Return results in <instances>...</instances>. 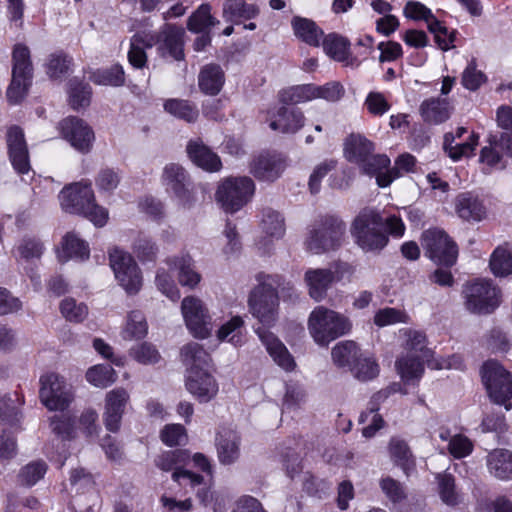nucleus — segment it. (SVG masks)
<instances>
[{
	"instance_id": "1",
	"label": "nucleus",
	"mask_w": 512,
	"mask_h": 512,
	"mask_svg": "<svg viewBox=\"0 0 512 512\" xmlns=\"http://www.w3.org/2000/svg\"><path fill=\"white\" fill-rule=\"evenodd\" d=\"M59 201L65 212L83 215L97 227L107 223L108 211L95 203L89 183L77 182L65 186L59 194Z\"/></svg>"
},
{
	"instance_id": "2",
	"label": "nucleus",
	"mask_w": 512,
	"mask_h": 512,
	"mask_svg": "<svg viewBox=\"0 0 512 512\" xmlns=\"http://www.w3.org/2000/svg\"><path fill=\"white\" fill-rule=\"evenodd\" d=\"M258 285L251 291L248 299L251 314L264 326L273 325L278 317L279 297L277 289L281 286V277L260 273Z\"/></svg>"
},
{
	"instance_id": "3",
	"label": "nucleus",
	"mask_w": 512,
	"mask_h": 512,
	"mask_svg": "<svg viewBox=\"0 0 512 512\" xmlns=\"http://www.w3.org/2000/svg\"><path fill=\"white\" fill-rule=\"evenodd\" d=\"M352 323L348 317L324 306L315 307L308 318V330L314 341L327 346L333 340L348 334Z\"/></svg>"
},
{
	"instance_id": "4",
	"label": "nucleus",
	"mask_w": 512,
	"mask_h": 512,
	"mask_svg": "<svg viewBox=\"0 0 512 512\" xmlns=\"http://www.w3.org/2000/svg\"><path fill=\"white\" fill-rule=\"evenodd\" d=\"M384 219L373 209H364L354 219L351 235L356 244L364 251H379L383 249L388 238L383 232Z\"/></svg>"
},
{
	"instance_id": "5",
	"label": "nucleus",
	"mask_w": 512,
	"mask_h": 512,
	"mask_svg": "<svg viewBox=\"0 0 512 512\" xmlns=\"http://www.w3.org/2000/svg\"><path fill=\"white\" fill-rule=\"evenodd\" d=\"M345 223L338 217L325 216L316 222L309 231L305 245L313 254L337 249L344 239Z\"/></svg>"
},
{
	"instance_id": "6",
	"label": "nucleus",
	"mask_w": 512,
	"mask_h": 512,
	"mask_svg": "<svg viewBox=\"0 0 512 512\" xmlns=\"http://www.w3.org/2000/svg\"><path fill=\"white\" fill-rule=\"evenodd\" d=\"M254 192L255 185L251 178L229 177L219 184L215 198L225 212L235 213L252 199Z\"/></svg>"
},
{
	"instance_id": "7",
	"label": "nucleus",
	"mask_w": 512,
	"mask_h": 512,
	"mask_svg": "<svg viewBox=\"0 0 512 512\" xmlns=\"http://www.w3.org/2000/svg\"><path fill=\"white\" fill-rule=\"evenodd\" d=\"M482 382L494 403L503 405L506 410L512 408V378L510 373L497 361L485 362L481 369Z\"/></svg>"
},
{
	"instance_id": "8",
	"label": "nucleus",
	"mask_w": 512,
	"mask_h": 512,
	"mask_svg": "<svg viewBox=\"0 0 512 512\" xmlns=\"http://www.w3.org/2000/svg\"><path fill=\"white\" fill-rule=\"evenodd\" d=\"M463 294L465 306L472 313H491L501 301L500 290L487 280H477L467 284Z\"/></svg>"
},
{
	"instance_id": "9",
	"label": "nucleus",
	"mask_w": 512,
	"mask_h": 512,
	"mask_svg": "<svg viewBox=\"0 0 512 512\" xmlns=\"http://www.w3.org/2000/svg\"><path fill=\"white\" fill-rule=\"evenodd\" d=\"M400 334L404 337L403 354H418L419 357L426 359L429 368L444 369V368H458L461 365V359L458 356H453L451 360H434L433 351L427 347V337L424 332L404 328L401 329Z\"/></svg>"
},
{
	"instance_id": "10",
	"label": "nucleus",
	"mask_w": 512,
	"mask_h": 512,
	"mask_svg": "<svg viewBox=\"0 0 512 512\" xmlns=\"http://www.w3.org/2000/svg\"><path fill=\"white\" fill-rule=\"evenodd\" d=\"M40 399L49 410H64L73 400L72 387L56 373L40 378Z\"/></svg>"
},
{
	"instance_id": "11",
	"label": "nucleus",
	"mask_w": 512,
	"mask_h": 512,
	"mask_svg": "<svg viewBox=\"0 0 512 512\" xmlns=\"http://www.w3.org/2000/svg\"><path fill=\"white\" fill-rule=\"evenodd\" d=\"M109 259L120 285L129 294L137 293L142 285V276L132 256L119 248H114L109 252Z\"/></svg>"
},
{
	"instance_id": "12",
	"label": "nucleus",
	"mask_w": 512,
	"mask_h": 512,
	"mask_svg": "<svg viewBox=\"0 0 512 512\" xmlns=\"http://www.w3.org/2000/svg\"><path fill=\"white\" fill-rule=\"evenodd\" d=\"M422 245L427 256L439 265L450 267L458 256L457 245L442 230H428L423 235Z\"/></svg>"
},
{
	"instance_id": "13",
	"label": "nucleus",
	"mask_w": 512,
	"mask_h": 512,
	"mask_svg": "<svg viewBox=\"0 0 512 512\" xmlns=\"http://www.w3.org/2000/svg\"><path fill=\"white\" fill-rule=\"evenodd\" d=\"M181 312L186 327L194 337L205 339L211 334L212 319L201 299L185 297L181 303Z\"/></svg>"
},
{
	"instance_id": "14",
	"label": "nucleus",
	"mask_w": 512,
	"mask_h": 512,
	"mask_svg": "<svg viewBox=\"0 0 512 512\" xmlns=\"http://www.w3.org/2000/svg\"><path fill=\"white\" fill-rule=\"evenodd\" d=\"M162 181L167 191L174 194L182 207L191 208L194 205V186L182 166L175 163L167 164L163 170Z\"/></svg>"
},
{
	"instance_id": "15",
	"label": "nucleus",
	"mask_w": 512,
	"mask_h": 512,
	"mask_svg": "<svg viewBox=\"0 0 512 512\" xmlns=\"http://www.w3.org/2000/svg\"><path fill=\"white\" fill-rule=\"evenodd\" d=\"M189 459L190 455L186 450L166 451L155 459V465L165 472L173 470L172 478L174 481L196 487L203 482V477L189 470L181 469Z\"/></svg>"
},
{
	"instance_id": "16",
	"label": "nucleus",
	"mask_w": 512,
	"mask_h": 512,
	"mask_svg": "<svg viewBox=\"0 0 512 512\" xmlns=\"http://www.w3.org/2000/svg\"><path fill=\"white\" fill-rule=\"evenodd\" d=\"M59 129L62 137L79 152L87 153L91 150L95 138L94 132L82 119L65 118L59 123Z\"/></svg>"
},
{
	"instance_id": "17",
	"label": "nucleus",
	"mask_w": 512,
	"mask_h": 512,
	"mask_svg": "<svg viewBox=\"0 0 512 512\" xmlns=\"http://www.w3.org/2000/svg\"><path fill=\"white\" fill-rule=\"evenodd\" d=\"M129 400V393L122 387L112 389L106 393L103 423L108 431L112 433L119 431L122 417L125 413Z\"/></svg>"
},
{
	"instance_id": "18",
	"label": "nucleus",
	"mask_w": 512,
	"mask_h": 512,
	"mask_svg": "<svg viewBox=\"0 0 512 512\" xmlns=\"http://www.w3.org/2000/svg\"><path fill=\"white\" fill-rule=\"evenodd\" d=\"M266 121L273 131L294 134L304 126L305 117L299 109L282 105L268 110Z\"/></svg>"
},
{
	"instance_id": "19",
	"label": "nucleus",
	"mask_w": 512,
	"mask_h": 512,
	"mask_svg": "<svg viewBox=\"0 0 512 512\" xmlns=\"http://www.w3.org/2000/svg\"><path fill=\"white\" fill-rule=\"evenodd\" d=\"M187 390L200 402L213 399L219 390L215 378L206 369H189L186 379Z\"/></svg>"
},
{
	"instance_id": "20",
	"label": "nucleus",
	"mask_w": 512,
	"mask_h": 512,
	"mask_svg": "<svg viewBox=\"0 0 512 512\" xmlns=\"http://www.w3.org/2000/svg\"><path fill=\"white\" fill-rule=\"evenodd\" d=\"M7 145L13 168L19 174L28 173L30 170L29 155L21 128L17 126L9 128L7 132Z\"/></svg>"
},
{
	"instance_id": "21",
	"label": "nucleus",
	"mask_w": 512,
	"mask_h": 512,
	"mask_svg": "<svg viewBox=\"0 0 512 512\" xmlns=\"http://www.w3.org/2000/svg\"><path fill=\"white\" fill-rule=\"evenodd\" d=\"M259 14V8L255 4L246 3L244 0H226L223 5V18L234 25H243L244 29L255 30L256 24L246 21L254 19Z\"/></svg>"
},
{
	"instance_id": "22",
	"label": "nucleus",
	"mask_w": 512,
	"mask_h": 512,
	"mask_svg": "<svg viewBox=\"0 0 512 512\" xmlns=\"http://www.w3.org/2000/svg\"><path fill=\"white\" fill-rule=\"evenodd\" d=\"M286 165L284 158L277 153H261L252 165L251 172L259 180L273 182L280 177Z\"/></svg>"
},
{
	"instance_id": "23",
	"label": "nucleus",
	"mask_w": 512,
	"mask_h": 512,
	"mask_svg": "<svg viewBox=\"0 0 512 512\" xmlns=\"http://www.w3.org/2000/svg\"><path fill=\"white\" fill-rule=\"evenodd\" d=\"M183 35L182 28L166 24L159 33L156 43H159V51L163 57H170L174 60H182L183 53Z\"/></svg>"
},
{
	"instance_id": "24",
	"label": "nucleus",
	"mask_w": 512,
	"mask_h": 512,
	"mask_svg": "<svg viewBox=\"0 0 512 512\" xmlns=\"http://www.w3.org/2000/svg\"><path fill=\"white\" fill-rule=\"evenodd\" d=\"M339 280L331 269H308L304 274V282L312 299L319 302L326 297L331 285Z\"/></svg>"
},
{
	"instance_id": "25",
	"label": "nucleus",
	"mask_w": 512,
	"mask_h": 512,
	"mask_svg": "<svg viewBox=\"0 0 512 512\" xmlns=\"http://www.w3.org/2000/svg\"><path fill=\"white\" fill-rule=\"evenodd\" d=\"M261 342L266 347L273 361L282 369L291 371L295 367V361L286 346L271 332L264 328L256 329Z\"/></svg>"
},
{
	"instance_id": "26",
	"label": "nucleus",
	"mask_w": 512,
	"mask_h": 512,
	"mask_svg": "<svg viewBox=\"0 0 512 512\" xmlns=\"http://www.w3.org/2000/svg\"><path fill=\"white\" fill-rule=\"evenodd\" d=\"M358 165L365 174L375 176L378 186L382 188L389 186L398 177L397 173L393 175L392 171L387 170L390 166V159L383 154L375 155L372 152L365 161Z\"/></svg>"
},
{
	"instance_id": "27",
	"label": "nucleus",
	"mask_w": 512,
	"mask_h": 512,
	"mask_svg": "<svg viewBox=\"0 0 512 512\" xmlns=\"http://www.w3.org/2000/svg\"><path fill=\"white\" fill-rule=\"evenodd\" d=\"M216 449L221 464L236 462L240 456V437L237 432L226 428L220 430L216 436Z\"/></svg>"
},
{
	"instance_id": "28",
	"label": "nucleus",
	"mask_w": 512,
	"mask_h": 512,
	"mask_svg": "<svg viewBox=\"0 0 512 512\" xmlns=\"http://www.w3.org/2000/svg\"><path fill=\"white\" fill-rule=\"evenodd\" d=\"M488 472L501 481L512 480V451L494 449L486 457Z\"/></svg>"
},
{
	"instance_id": "29",
	"label": "nucleus",
	"mask_w": 512,
	"mask_h": 512,
	"mask_svg": "<svg viewBox=\"0 0 512 512\" xmlns=\"http://www.w3.org/2000/svg\"><path fill=\"white\" fill-rule=\"evenodd\" d=\"M189 158L200 168L216 172L222 163L217 154L213 153L201 140H191L187 145Z\"/></svg>"
},
{
	"instance_id": "30",
	"label": "nucleus",
	"mask_w": 512,
	"mask_h": 512,
	"mask_svg": "<svg viewBox=\"0 0 512 512\" xmlns=\"http://www.w3.org/2000/svg\"><path fill=\"white\" fill-rule=\"evenodd\" d=\"M426 359L418 354H402L396 361V369L405 384H417L424 374Z\"/></svg>"
},
{
	"instance_id": "31",
	"label": "nucleus",
	"mask_w": 512,
	"mask_h": 512,
	"mask_svg": "<svg viewBox=\"0 0 512 512\" xmlns=\"http://www.w3.org/2000/svg\"><path fill=\"white\" fill-rule=\"evenodd\" d=\"M167 264L178 270V280L182 286L194 288L201 281V275L196 271L194 260L190 255L181 254L168 258Z\"/></svg>"
},
{
	"instance_id": "32",
	"label": "nucleus",
	"mask_w": 512,
	"mask_h": 512,
	"mask_svg": "<svg viewBox=\"0 0 512 512\" xmlns=\"http://www.w3.org/2000/svg\"><path fill=\"white\" fill-rule=\"evenodd\" d=\"M455 210L457 215L465 221H481L486 215L483 203L469 192L457 196Z\"/></svg>"
},
{
	"instance_id": "33",
	"label": "nucleus",
	"mask_w": 512,
	"mask_h": 512,
	"mask_svg": "<svg viewBox=\"0 0 512 512\" xmlns=\"http://www.w3.org/2000/svg\"><path fill=\"white\" fill-rule=\"evenodd\" d=\"M155 44V37L150 33L141 32L133 35L128 51L129 63L135 68H143L147 62L146 49L152 48Z\"/></svg>"
},
{
	"instance_id": "34",
	"label": "nucleus",
	"mask_w": 512,
	"mask_h": 512,
	"mask_svg": "<svg viewBox=\"0 0 512 512\" xmlns=\"http://www.w3.org/2000/svg\"><path fill=\"white\" fill-rule=\"evenodd\" d=\"M225 83V75L220 66L209 64L202 68L198 76V86L207 95H217Z\"/></svg>"
},
{
	"instance_id": "35",
	"label": "nucleus",
	"mask_w": 512,
	"mask_h": 512,
	"mask_svg": "<svg viewBox=\"0 0 512 512\" xmlns=\"http://www.w3.org/2000/svg\"><path fill=\"white\" fill-rule=\"evenodd\" d=\"M423 120L430 124H440L450 117V105L446 99L430 98L420 106Z\"/></svg>"
},
{
	"instance_id": "36",
	"label": "nucleus",
	"mask_w": 512,
	"mask_h": 512,
	"mask_svg": "<svg viewBox=\"0 0 512 512\" xmlns=\"http://www.w3.org/2000/svg\"><path fill=\"white\" fill-rule=\"evenodd\" d=\"M373 151V143L360 134H352L346 139L344 154L350 162L359 164Z\"/></svg>"
},
{
	"instance_id": "37",
	"label": "nucleus",
	"mask_w": 512,
	"mask_h": 512,
	"mask_svg": "<svg viewBox=\"0 0 512 512\" xmlns=\"http://www.w3.org/2000/svg\"><path fill=\"white\" fill-rule=\"evenodd\" d=\"M88 257V244L79 239L74 233H67L63 238L62 248L58 251L59 261L66 262L69 259L85 260Z\"/></svg>"
},
{
	"instance_id": "38",
	"label": "nucleus",
	"mask_w": 512,
	"mask_h": 512,
	"mask_svg": "<svg viewBox=\"0 0 512 512\" xmlns=\"http://www.w3.org/2000/svg\"><path fill=\"white\" fill-rule=\"evenodd\" d=\"M295 36L311 46H318L323 38V31L310 19L294 17L291 22Z\"/></svg>"
},
{
	"instance_id": "39",
	"label": "nucleus",
	"mask_w": 512,
	"mask_h": 512,
	"mask_svg": "<svg viewBox=\"0 0 512 512\" xmlns=\"http://www.w3.org/2000/svg\"><path fill=\"white\" fill-rule=\"evenodd\" d=\"M12 74L26 79L33 77L30 49L22 43L15 44L12 50Z\"/></svg>"
},
{
	"instance_id": "40",
	"label": "nucleus",
	"mask_w": 512,
	"mask_h": 512,
	"mask_svg": "<svg viewBox=\"0 0 512 512\" xmlns=\"http://www.w3.org/2000/svg\"><path fill=\"white\" fill-rule=\"evenodd\" d=\"M479 136L472 133L469 140L463 143L454 144V134L446 133L444 136V150L448 153L449 157L454 161L462 157H469L473 155L476 146L478 145Z\"/></svg>"
},
{
	"instance_id": "41",
	"label": "nucleus",
	"mask_w": 512,
	"mask_h": 512,
	"mask_svg": "<svg viewBox=\"0 0 512 512\" xmlns=\"http://www.w3.org/2000/svg\"><path fill=\"white\" fill-rule=\"evenodd\" d=\"M361 353L358 345L351 340L337 343L331 351L333 363L337 367H348L349 369Z\"/></svg>"
},
{
	"instance_id": "42",
	"label": "nucleus",
	"mask_w": 512,
	"mask_h": 512,
	"mask_svg": "<svg viewBox=\"0 0 512 512\" xmlns=\"http://www.w3.org/2000/svg\"><path fill=\"white\" fill-rule=\"evenodd\" d=\"M218 244L221 247V253L226 259L236 257L242 248L239 233L236 226L231 222H227L218 238Z\"/></svg>"
},
{
	"instance_id": "43",
	"label": "nucleus",
	"mask_w": 512,
	"mask_h": 512,
	"mask_svg": "<svg viewBox=\"0 0 512 512\" xmlns=\"http://www.w3.org/2000/svg\"><path fill=\"white\" fill-rule=\"evenodd\" d=\"M262 232L271 239H280L285 234V221L283 216L271 208L262 211L260 224Z\"/></svg>"
},
{
	"instance_id": "44",
	"label": "nucleus",
	"mask_w": 512,
	"mask_h": 512,
	"mask_svg": "<svg viewBox=\"0 0 512 512\" xmlns=\"http://www.w3.org/2000/svg\"><path fill=\"white\" fill-rule=\"evenodd\" d=\"M164 110L170 115L188 123L195 122L199 116L197 106L191 101L184 99L166 100Z\"/></svg>"
},
{
	"instance_id": "45",
	"label": "nucleus",
	"mask_w": 512,
	"mask_h": 512,
	"mask_svg": "<svg viewBox=\"0 0 512 512\" xmlns=\"http://www.w3.org/2000/svg\"><path fill=\"white\" fill-rule=\"evenodd\" d=\"M217 23L219 21L211 15V6L202 4L189 17L187 27L194 33H208Z\"/></svg>"
},
{
	"instance_id": "46",
	"label": "nucleus",
	"mask_w": 512,
	"mask_h": 512,
	"mask_svg": "<svg viewBox=\"0 0 512 512\" xmlns=\"http://www.w3.org/2000/svg\"><path fill=\"white\" fill-rule=\"evenodd\" d=\"M315 91V84L292 86L279 93V101L285 105L304 103L316 99Z\"/></svg>"
},
{
	"instance_id": "47",
	"label": "nucleus",
	"mask_w": 512,
	"mask_h": 512,
	"mask_svg": "<svg viewBox=\"0 0 512 512\" xmlns=\"http://www.w3.org/2000/svg\"><path fill=\"white\" fill-rule=\"evenodd\" d=\"M181 357L183 362L190 367L189 369H205L211 361L210 355L195 342L183 346Z\"/></svg>"
},
{
	"instance_id": "48",
	"label": "nucleus",
	"mask_w": 512,
	"mask_h": 512,
	"mask_svg": "<svg viewBox=\"0 0 512 512\" xmlns=\"http://www.w3.org/2000/svg\"><path fill=\"white\" fill-rule=\"evenodd\" d=\"M323 39V49L332 59L349 64V42L338 35L329 34Z\"/></svg>"
},
{
	"instance_id": "49",
	"label": "nucleus",
	"mask_w": 512,
	"mask_h": 512,
	"mask_svg": "<svg viewBox=\"0 0 512 512\" xmlns=\"http://www.w3.org/2000/svg\"><path fill=\"white\" fill-rule=\"evenodd\" d=\"M244 321L240 316H234L224 323L217 331L220 341H227L234 346H241L244 343Z\"/></svg>"
},
{
	"instance_id": "50",
	"label": "nucleus",
	"mask_w": 512,
	"mask_h": 512,
	"mask_svg": "<svg viewBox=\"0 0 512 512\" xmlns=\"http://www.w3.org/2000/svg\"><path fill=\"white\" fill-rule=\"evenodd\" d=\"M148 325L141 311H131L127 316V322L122 330L124 340L142 339L147 335Z\"/></svg>"
},
{
	"instance_id": "51",
	"label": "nucleus",
	"mask_w": 512,
	"mask_h": 512,
	"mask_svg": "<svg viewBox=\"0 0 512 512\" xmlns=\"http://www.w3.org/2000/svg\"><path fill=\"white\" fill-rule=\"evenodd\" d=\"M389 454L393 462L408 474V471L414 465V460L407 443L397 437L391 438L389 442Z\"/></svg>"
},
{
	"instance_id": "52",
	"label": "nucleus",
	"mask_w": 512,
	"mask_h": 512,
	"mask_svg": "<svg viewBox=\"0 0 512 512\" xmlns=\"http://www.w3.org/2000/svg\"><path fill=\"white\" fill-rule=\"evenodd\" d=\"M350 371L358 380L368 381L379 374V366L371 355L361 352Z\"/></svg>"
},
{
	"instance_id": "53",
	"label": "nucleus",
	"mask_w": 512,
	"mask_h": 512,
	"mask_svg": "<svg viewBox=\"0 0 512 512\" xmlns=\"http://www.w3.org/2000/svg\"><path fill=\"white\" fill-rule=\"evenodd\" d=\"M438 494L442 502L448 506H456L461 502V495L456 490L455 479L451 474H438Z\"/></svg>"
},
{
	"instance_id": "54",
	"label": "nucleus",
	"mask_w": 512,
	"mask_h": 512,
	"mask_svg": "<svg viewBox=\"0 0 512 512\" xmlns=\"http://www.w3.org/2000/svg\"><path fill=\"white\" fill-rule=\"evenodd\" d=\"M86 379L95 387L106 388L116 381L117 374L110 365L98 364L87 370Z\"/></svg>"
},
{
	"instance_id": "55",
	"label": "nucleus",
	"mask_w": 512,
	"mask_h": 512,
	"mask_svg": "<svg viewBox=\"0 0 512 512\" xmlns=\"http://www.w3.org/2000/svg\"><path fill=\"white\" fill-rule=\"evenodd\" d=\"M69 103L74 110L85 108L90 104L91 87L77 79L69 82Z\"/></svg>"
},
{
	"instance_id": "56",
	"label": "nucleus",
	"mask_w": 512,
	"mask_h": 512,
	"mask_svg": "<svg viewBox=\"0 0 512 512\" xmlns=\"http://www.w3.org/2000/svg\"><path fill=\"white\" fill-rule=\"evenodd\" d=\"M490 268L497 277L512 273V252L503 247H497L490 258Z\"/></svg>"
},
{
	"instance_id": "57",
	"label": "nucleus",
	"mask_w": 512,
	"mask_h": 512,
	"mask_svg": "<svg viewBox=\"0 0 512 512\" xmlns=\"http://www.w3.org/2000/svg\"><path fill=\"white\" fill-rule=\"evenodd\" d=\"M90 79L98 85L121 86L125 81V73L122 66L114 65L93 72Z\"/></svg>"
},
{
	"instance_id": "58",
	"label": "nucleus",
	"mask_w": 512,
	"mask_h": 512,
	"mask_svg": "<svg viewBox=\"0 0 512 512\" xmlns=\"http://www.w3.org/2000/svg\"><path fill=\"white\" fill-rule=\"evenodd\" d=\"M373 321L376 326L385 327L398 323L407 324L410 321V317L404 310L386 307L379 309L375 313Z\"/></svg>"
},
{
	"instance_id": "59",
	"label": "nucleus",
	"mask_w": 512,
	"mask_h": 512,
	"mask_svg": "<svg viewBox=\"0 0 512 512\" xmlns=\"http://www.w3.org/2000/svg\"><path fill=\"white\" fill-rule=\"evenodd\" d=\"M428 30L434 35L435 42L443 51H448L455 47L456 31L449 30L438 19L433 20Z\"/></svg>"
},
{
	"instance_id": "60",
	"label": "nucleus",
	"mask_w": 512,
	"mask_h": 512,
	"mask_svg": "<svg viewBox=\"0 0 512 512\" xmlns=\"http://www.w3.org/2000/svg\"><path fill=\"white\" fill-rule=\"evenodd\" d=\"M22 403L11 398H0V424L16 427L20 422L21 414L19 407Z\"/></svg>"
},
{
	"instance_id": "61",
	"label": "nucleus",
	"mask_w": 512,
	"mask_h": 512,
	"mask_svg": "<svg viewBox=\"0 0 512 512\" xmlns=\"http://www.w3.org/2000/svg\"><path fill=\"white\" fill-rule=\"evenodd\" d=\"M46 471L47 465L44 461H33L20 470L18 480L22 485L30 487L43 478Z\"/></svg>"
},
{
	"instance_id": "62",
	"label": "nucleus",
	"mask_w": 512,
	"mask_h": 512,
	"mask_svg": "<svg viewBox=\"0 0 512 512\" xmlns=\"http://www.w3.org/2000/svg\"><path fill=\"white\" fill-rule=\"evenodd\" d=\"M62 316L70 322H82L88 315V308L83 303H77L73 298H65L60 303Z\"/></svg>"
},
{
	"instance_id": "63",
	"label": "nucleus",
	"mask_w": 512,
	"mask_h": 512,
	"mask_svg": "<svg viewBox=\"0 0 512 512\" xmlns=\"http://www.w3.org/2000/svg\"><path fill=\"white\" fill-rule=\"evenodd\" d=\"M487 81V76L477 69L475 59H471L466 68L464 69L461 77L462 85L470 90H478Z\"/></svg>"
},
{
	"instance_id": "64",
	"label": "nucleus",
	"mask_w": 512,
	"mask_h": 512,
	"mask_svg": "<svg viewBox=\"0 0 512 512\" xmlns=\"http://www.w3.org/2000/svg\"><path fill=\"white\" fill-rule=\"evenodd\" d=\"M32 79L16 77L12 74V80L7 88L6 96L10 104H19L27 95Z\"/></svg>"
}]
</instances>
